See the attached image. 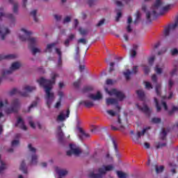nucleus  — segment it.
Instances as JSON below:
<instances>
[{
	"label": "nucleus",
	"instance_id": "1",
	"mask_svg": "<svg viewBox=\"0 0 178 178\" xmlns=\"http://www.w3.org/2000/svg\"><path fill=\"white\" fill-rule=\"evenodd\" d=\"M57 77L58 74H54L51 77V81L45 79L44 77H41L40 79L37 80L40 87L44 88L46 92V104L48 108H51V105H52V102H54V99H55V95H54V92H51V90H52V84H55V80Z\"/></svg>",
	"mask_w": 178,
	"mask_h": 178
},
{
	"label": "nucleus",
	"instance_id": "2",
	"mask_svg": "<svg viewBox=\"0 0 178 178\" xmlns=\"http://www.w3.org/2000/svg\"><path fill=\"white\" fill-rule=\"evenodd\" d=\"M21 31L24 33L25 35H19V38L21 41H28L29 46L28 48L31 49L33 55H36L37 54H40L41 50L38 48H35V45L37 44V39L35 38H31V35L33 32L29 31L24 29H22Z\"/></svg>",
	"mask_w": 178,
	"mask_h": 178
},
{
	"label": "nucleus",
	"instance_id": "3",
	"mask_svg": "<svg viewBox=\"0 0 178 178\" xmlns=\"http://www.w3.org/2000/svg\"><path fill=\"white\" fill-rule=\"evenodd\" d=\"M161 6H162V1L161 0H156L154 5L152 6V13L149 11L146 13L147 20L151 22V15L153 19H156L158 16H162L163 15V12H168V10L170 8V6H167L159 10V8H161Z\"/></svg>",
	"mask_w": 178,
	"mask_h": 178
},
{
	"label": "nucleus",
	"instance_id": "4",
	"mask_svg": "<svg viewBox=\"0 0 178 178\" xmlns=\"http://www.w3.org/2000/svg\"><path fill=\"white\" fill-rule=\"evenodd\" d=\"M113 170V165H103L102 168H99L98 169V174H95L94 172H91L89 175L90 178H102L104 175H106V172H109Z\"/></svg>",
	"mask_w": 178,
	"mask_h": 178
},
{
	"label": "nucleus",
	"instance_id": "5",
	"mask_svg": "<svg viewBox=\"0 0 178 178\" xmlns=\"http://www.w3.org/2000/svg\"><path fill=\"white\" fill-rule=\"evenodd\" d=\"M20 109V101L18 99H15L11 102V106L6 109V112L8 114L17 113Z\"/></svg>",
	"mask_w": 178,
	"mask_h": 178
},
{
	"label": "nucleus",
	"instance_id": "6",
	"mask_svg": "<svg viewBox=\"0 0 178 178\" xmlns=\"http://www.w3.org/2000/svg\"><path fill=\"white\" fill-rule=\"evenodd\" d=\"M118 123L119 125L117 127L111 125V130L113 131H123V130H124V123H127V119H125L122 121V119H120V115H118Z\"/></svg>",
	"mask_w": 178,
	"mask_h": 178
},
{
	"label": "nucleus",
	"instance_id": "7",
	"mask_svg": "<svg viewBox=\"0 0 178 178\" xmlns=\"http://www.w3.org/2000/svg\"><path fill=\"white\" fill-rule=\"evenodd\" d=\"M20 66H22V65H20V63H18V62L13 63L8 70L3 71V77H5L6 74H8V76L10 74H12V73H13L15 70H17V69H19Z\"/></svg>",
	"mask_w": 178,
	"mask_h": 178
},
{
	"label": "nucleus",
	"instance_id": "8",
	"mask_svg": "<svg viewBox=\"0 0 178 178\" xmlns=\"http://www.w3.org/2000/svg\"><path fill=\"white\" fill-rule=\"evenodd\" d=\"M70 150L67 152V156H71V155H80L81 154V150L80 148L76 147V145L70 144Z\"/></svg>",
	"mask_w": 178,
	"mask_h": 178
},
{
	"label": "nucleus",
	"instance_id": "9",
	"mask_svg": "<svg viewBox=\"0 0 178 178\" xmlns=\"http://www.w3.org/2000/svg\"><path fill=\"white\" fill-rule=\"evenodd\" d=\"M109 95H115L118 98V101H123L126 98V96L123 92L116 89H112L108 92Z\"/></svg>",
	"mask_w": 178,
	"mask_h": 178
},
{
	"label": "nucleus",
	"instance_id": "10",
	"mask_svg": "<svg viewBox=\"0 0 178 178\" xmlns=\"http://www.w3.org/2000/svg\"><path fill=\"white\" fill-rule=\"evenodd\" d=\"M2 17H7L13 23H15V19L13 14H5L3 13V8H0V21H2Z\"/></svg>",
	"mask_w": 178,
	"mask_h": 178
},
{
	"label": "nucleus",
	"instance_id": "11",
	"mask_svg": "<svg viewBox=\"0 0 178 178\" xmlns=\"http://www.w3.org/2000/svg\"><path fill=\"white\" fill-rule=\"evenodd\" d=\"M10 33V31H9V29L3 26H0V34L1 35L2 40H5L6 35L9 34Z\"/></svg>",
	"mask_w": 178,
	"mask_h": 178
},
{
	"label": "nucleus",
	"instance_id": "12",
	"mask_svg": "<svg viewBox=\"0 0 178 178\" xmlns=\"http://www.w3.org/2000/svg\"><path fill=\"white\" fill-rule=\"evenodd\" d=\"M78 130L80 133V134L79 135V138L81 141H83L84 138H90V136L89 135V134L86 133V131H84L82 128L79 127L78 128Z\"/></svg>",
	"mask_w": 178,
	"mask_h": 178
},
{
	"label": "nucleus",
	"instance_id": "13",
	"mask_svg": "<svg viewBox=\"0 0 178 178\" xmlns=\"http://www.w3.org/2000/svg\"><path fill=\"white\" fill-rule=\"evenodd\" d=\"M57 137L59 143H63V138H65V134L62 131V127L58 126L57 128Z\"/></svg>",
	"mask_w": 178,
	"mask_h": 178
},
{
	"label": "nucleus",
	"instance_id": "14",
	"mask_svg": "<svg viewBox=\"0 0 178 178\" xmlns=\"http://www.w3.org/2000/svg\"><path fill=\"white\" fill-rule=\"evenodd\" d=\"M19 124H21L20 129L22 130H27V127H26V124H24V120H23V118L22 117H19L17 120V122L15 123V127H17Z\"/></svg>",
	"mask_w": 178,
	"mask_h": 178
},
{
	"label": "nucleus",
	"instance_id": "15",
	"mask_svg": "<svg viewBox=\"0 0 178 178\" xmlns=\"http://www.w3.org/2000/svg\"><path fill=\"white\" fill-rule=\"evenodd\" d=\"M90 99H93V101H97L98 99H102V95H101V92L99 91L97 92V95L94 94H90L88 96Z\"/></svg>",
	"mask_w": 178,
	"mask_h": 178
},
{
	"label": "nucleus",
	"instance_id": "16",
	"mask_svg": "<svg viewBox=\"0 0 178 178\" xmlns=\"http://www.w3.org/2000/svg\"><path fill=\"white\" fill-rule=\"evenodd\" d=\"M79 105H84L86 108H92L94 106V102L88 100H85L79 102Z\"/></svg>",
	"mask_w": 178,
	"mask_h": 178
},
{
	"label": "nucleus",
	"instance_id": "17",
	"mask_svg": "<svg viewBox=\"0 0 178 178\" xmlns=\"http://www.w3.org/2000/svg\"><path fill=\"white\" fill-rule=\"evenodd\" d=\"M175 29L177 28H173V24L168 25L167 27L165 28L164 35H165V37H168V35L170 34V31L175 30Z\"/></svg>",
	"mask_w": 178,
	"mask_h": 178
},
{
	"label": "nucleus",
	"instance_id": "18",
	"mask_svg": "<svg viewBox=\"0 0 178 178\" xmlns=\"http://www.w3.org/2000/svg\"><path fill=\"white\" fill-rule=\"evenodd\" d=\"M74 40V35L71 34L68 36V38H67L64 42V45L65 47H69L70 45V41H73Z\"/></svg>",
	"mask_w": 178,
	"mask_h": 178
},
{
	"label": "nucleus",
	"instance_id": "19",
	"mask_svg": "<svg viewBox=\"0 0 178 178\" xmlns=\"http://www.w3.org/2000/svg\"><path fill=\"white\" fill-rule=\"evenodd\" d=\"M106 104L108 106L118 104V100L113 98H107L106 99Z\"/></svg>",
	"mask_w": 178,
	"mask_h": 178
},
{
	"label": "nucleus",
	"instance_id": "20",
	"mask_svg": "<svg viewBox=\"0 0 178 178\" xmlns=\"http://www.w3.org/2000/svg\"><path fill=\"white\" fill-rule=\"evenodd\" d=\"M56 52L58 55V66H62V51L60 49L56 48Z\"/></svg>",
	"mask_w": 178,
	"mask_h": 178
},
{
	"label": "nucleus",
	"instance_id": "21",
	"mask_svg": "<svg viewBox=\"0 0 178 178\" xmlns=\"http://www.w3.org/2000/svg\"><path fill=\"white\" fill-rule=\"evenodd\" d=\"M15 58H16V56L13 54H8L6 56L0 54V60H3V59H15Z\"/></svg>",
	"mask_w": 178,
	"mask_h": 178
},
{
	"label": "nucleus",
	"instance_id": "22",
	"mask_svg": "<svg viewBox=\"0 0 178 178\" xmlns=\"http://www.w3.org/2000/svg\"><path fill=\"white\" fill-rule=\"evenodd\" d=\"M140 110L142 112L145 113L147 116L149 117L151 115V111H149V108H148V106L145 105L143 107L140 108Z\"/></svg>",
	"mask_w": 178,
	"mask_h": 178
},
{
	"label": "nucleus",
	"instance_id": "23",
	"mask_svg": "<svg viewBox=\"0 0 178 178\" xmlns=\"http://www.w3.org/2000/svg\"><path fill=\"white\" fill-rule=\"evenodd\" d=\"M19 170L23 172V173H25V174L27 173V167L26 166V162L24 161V160L22 161L21 163Z\"/></svg>",
	"mask_w": 178,
	"mask_h": 178
},
{
	"label": "nucleus",
	"instance_id": "24",
	"mask_svg": "<svg viewBox=\"0 0 178 178\" xmlns=\"http://www.w3.org/2000/svg\"><path fill=\"white\" fill-rule=\"evenodd\" d=\"M168 136V131L165 128H162L161 132L160 133V138L161 140H166V136Z\"/></svg>",
	"mask_w": 178,
	"mask_h": 178
},
{
	"label": "nucleus",
	"instance_id": "25",
	"mask_svg": "<svg viewBox=\"0 0 178 178\" xmlns=\"http://www.w3.org/2000/svg\"><path fill=\"white\" fill-rule=\"evenodd\" d=\"M36 89L35 86H26L24 87V90L26 91V92H33V91H35Z\"/></svg>",
	"mask_w": 178,
	"mask_h": 178
},
{
	"label": "nucleus",
	"instance_id": "26",
	"mask_svg": "<svg viewBox=\"0 0 178 178\" xmlns=\"http://www.w3.org/2000/svg\"><path fill=\"white\" fill-rule=\"evenodd\" d=\"M136 94L138 95V98L141 100L143 101L145 94L144 93V91L143 90H139L136 91Z\"/></svg>",
	"mask_w": 178,
	"mask_h": 178
},
{
	"label": "nucleus",
	"instance_id": "27",
	"mask_svg": "<svg viewBox=\"0 0 178 178\" xmlns=\"http://www.w3.org/2000/svg\"><path fill=\"white\" fill-rule=\"evenodd\" d=\"M57 173H58L59 177H63L66 176V175H67V173H69V172H67V170H57Z\"/></svg>",
	"mask_w": 178,
	"mask_h": 178
},
{
	"label": "nucleus",
	"instance_id": "28",
	"mask_svg": "<svg viewBox=\"0 0 178 178\" xmlns=\"http://www.w3.org/2000/svg\"><path fill=\"white\" fill-rule=\"evenodd\" d=\"M55 45H56V43L55 42L47 44V49L44 51V52H49V53L52 52V48H54Z\"/></svg>",
	"mask_w": 178,
	"mask_h": 178
},
{
	"label": "nucleus",
	"instance_id": "29",
	"mask_svg": "<svg viewBox=\"0 0 178 178\" xmlns=\"http://www.w3.org/2000/svg\"><path fill=\"white\" fill-rule=\"evenodd\" d=\"M31 16H33L34 22L37 23L38 22V18H37V10H33L30 13Z\"/></svg>",
	"mask_w": 178,
	"mask_h": 178
},
{
	"label": "nucleus",
	"instance_id": "30",
	"mask_svg": "<svg viewBox=\"0 0 178 178\" xmlns=\"http://www.w3.org/2000/svg\"><path fill=\"white\" fill-rule=\"evenodd\" d=\"M176 111H178V107L177 106H172V109L168 111V115L169 116H173V115L175 114V112H176Z\"/></svg>",
	"mask_w": 178,
	"mask_h": 178
},
{
	"label": "nucleus",
	"instance_id": "31",
	"mask_svg": "<svg viewBox=\"0 0 178 178\" xmlns=\"http://www.w3.org/2000/svg\"><path fill=\"white\" fill-rule=\"evenodd\" d=\"M161 87L162 86L161 84H157L155 88L156 95H158L159 97H161Z\"/></svg>",
	"mask_w": 178,
	"mask_h": 178
},
{
	"label": "nucleus",
	"instance_id": "32",
	"mask_svg": "<svg viewBox=\"0 0 178 178\" xmlns=\"http://www.w3.org/2000/svg\"><path fill=\"white\" fill-rule=\"evenodd\" d=\"M155 147L156 149H159L161 148H163V147H166V143H161L160 142H156L155 143Z\"/></svg>",
	"mask_w": 178,
	"mask_h": 178
},
{
	"label": "nucleus",
	"instance_id": "33",
	"mask_svg": "<svg viewBox=\"0 0 178 178\" xmlns=\"http://www.w3.org/2000/svg\"><path fill=\"white\" fill-rule=\"evenodd\" d=\"M151 129L150 127H147V128H145L143 129V131H138L137 135L138 137L140 138L141 137V136H144V134H145V133L147 132V130Z\"/></svg>",
	"mask_w": 178,
	"mask_h": 178
},
{
	"label": "nucleus",
	"instance_id": "34",
	"mask_svg": "<svg viewBox=\"0 0 178 178\" xmlns=\"http://www.w3.org/2000/svg\"><path fill=\"white\" fill-rule=\"evenodd\" d=\"M125 79L127 81L130 80V74H131V71H130L129 70H127L126 72L123 73Z\"/></svg>",
	"mask_w": 178,
	"mask_h": 178
},
{
	"label": "nucleus",
	"instance_id": "35",
	"mask_svg": "<svg viewBox=\"0 0 178 178\" xmlns=\"http://www.w3.org/2000/svg\"><path fill=\"white\" fill-rule=\"evenodd\" d=\"M117 175L119 178H127V175L122 171H117Z\"/></svg>",
	"mask_w": 178,
	"mask_h": 178
},
{
	"label": "nucleus",
	"instance_id": "36",
	"mask_svg": "<svg viewBox=\"0 0 178 178\" xmlns=\"http://www.w3.org/2000/svg\"><path fill=\"white\" fill-rule=\"evenodd\" d=\"M155 169H156V173H161V172H163L165 167H163V165H161L160 167H158V165H156Z\"/></svg>",
	"mask_w": 178,
	"mask_h": 178
},
{
	"label": "nucleus",
	"instance_id": "37",
	"mask_svg": "<svg viewBox=\"0 0 178 178\" xmlns=\"http://www.w3.org/2000/svg\"><path fill=\"white\" fill-rule=\"evenodd\" d=\"M154 102L156 104V108L157 112H161V110L162 108H161V106L159 105V102H158V99H156V97H154Z\"/></svg>",
	"mask_w": 178,
	"mask_h": 178
},
{
	"label": "nucleus",
	"instance_id": "38",
	"mask_svg": "<svg viewBox=\"0 0 178 178\" xmlns=\"http://www.w3.org/2000/svg\"><path fill=\"white\" fill-rule=\"evenodd\" d=\"M38 159V157L37 156V155H35V154L33 155L32 159H31L32 165H37Z\"/></svg>",
	"mask_w": 178,
	"mask_h": 178
},
{
	"label": "nucleus",
	"instance_id": "39",
	"mask_svg": "<svg viewBox=\"0 0 178 178\" xmlns=\"http://www.w3.org/2000/svg\"><path fill=\"white\" fill-rule=\"evenodd\" d=\"M75 52H76L75 59L76 60L80 59V47H76L75 49Z\"/></svg>",
	"mask_w": 178,
	"mask_h": 178
},
{
	"label": "nucleus",
	"instance_id": "40",
	"mask_svg": "<svg viewBox=\"0 0 178 178\" xmlns=\"http://www.w3.org/2000/svg\"><path fill=\"white\" fill-rule=\"evenodd\" d=\"M57 120H59L60 122H63V120H65V114H63V113H60V114L57 117Z\"/></svg>",
	"mask_w": 178,
	"mask_h": 178
},
{
	"label": "nucleus",
	"instance_id": "41",
	"mask_svg": "<svg viewBox=\"0 0 178 178\" xmlns=\"http://www.w3.org/2000/svg\"><path fill=\"white\" fill-rule=\"evenodd\" d=\"M79 31L81 35H86L88 33L87 29H84L83 28H79Z\"/></svg>",
	"mask_w": 178,
	"mask_h": 178
},
{
	"label": "nucleus",
	"instance_id": "42",
	"mask_svg": "<svg viewBox=\"0 0 178 178\" xmlns=\"http://www.w3.org/2000/svg\"><path fill=\"white\" fill-rule=\"evenodd\" d=\"M1 162V166H0V174L2 173L5 169H6V165L3 163V161H0Z\"/></svg>",
	"mask_w": 178,
	"mask_h": 178
},
{
	"label": "nucleus",
	"instance_id": "43",
	"mask_svg": "<svg viewBox=\"0 0 178 178\" xmlns=\"http://www.w3.org/2000/svg\"><path fill=\"white\" fill-rule=\"evenodd\" d=\"M20 92H19L17 90V89L16 88H13V90H11L10 92H9V95H10V97H12L13 95H16V94L19 93Z\"/></svg>",
	"mask_w": 178,
	"mask_h": 178
},
{
	"label": "nucleus",
	"instance_id": "44",
	"mask_svg": "<svg viewBox=\"0 0 178 178\" xmlns=\"http://www.w3.org/2000/svg\"><path fill=\"white\" fill-rule=\"evenodd\" d=\"M80 84H81V81L78 79L76 81L74 82L73 86L75 88H79V87H80Z\"/></svg>",
	"mask_w": 178,
	"mask_h": 178
},
{
	"label": "nucleus",
	"instance_id": "45",
	"mask_svg": "<svg viewBox=\"0 0 178 178\" xmlns=\"http://www.w3.org/2000/svg\"><path fill=\"white\" fill-rule=\"evenodd\" d=\"M106 113H108V115L112 116L113 118L114 116H116V112L113 111V110H107Z\"/></svg>",
	"mask_w": 178,
	"mask_h": 178
},
{
	"label": "nucleus",
	"instance_id": "46",
	"mask_svg": "<svg viewBox=\"0 0 178 178\" xmlns=\"http://www.w3.org/2000/svg\"><path fill=\"white\" fill-rule=\"evenodd\" d=\"M19 10V4L17 3H14L13 6V13H17Z\"/></svg>",
	"mask_w": 178,
	"mask_h": 178
},
{
	"label": "nucleus",
	"instance_id": "47",
	"mask_svg": "<svg viewBox=\"0 0 178 178\" xmlns=\"http://www.w3.org/2000/svg\"><path fill=\"white\" fill-rule=\"evenodd\" d=\"M138 72V66H134L132 68V70L131 71V74H137V72Z\"/></svg>",
	"mask_w": 178,
	"mask_h": 178
},
{
	"label": "nucleus",
	"instance_id": "48",
	"mask_svg": "<svg viewBox=\"0 0 178 178\" xmlns=\"http://www.w3.org/2000/svg\"><path fill=\"white\" fill-rule=\"evenodd\" d=\"M37 102H33L29 107L28 111L27 112H30L31 111V108H35V106H37Z\"/></svg>",
	"mask_w": 178,
	"mask_h": 178
},
{
	"label": "nucleus",
	"instance_id": "49",
	"mask_svg": "<svg viewBox=\"0 0 178 178\" xmlns=\"http://www.w3.org/2000/svg\"><path fill=\"white\" fill-rule=\"evenodd\" d=\"M143 70H144L145 74H148L150 70L149 66L145 65L143 67Z\"/></svg>",
	"mask_w": 178,
	"mask_h": 178
},
{
	"label": "nucleus",
	"instance_id": "50",
	"mask_svg": "<svg viewBox=\"0 0 178 178\" xmlns=\"http://www.w3.org/2000/svg\"><path fill=\"white\" fill-rule=\"evenodd\" d=\"M152 123H161V118H153L152 119Z\"/></svg>",
	"mask_w": 178,
	"mask_h": 178
},
{
	"label": "nucleus",
	"instance_id": "51",
	"mask_svg": "<svg viewBox=\"0 0 178 178\" xmlns=\"http://www.w3.org/2000/svg\"><path fill=\"white\" fill-rule=\"evenodd\" d=\"M87 42L88 41L84 38H81L78 40V44H83V45H86Z\"/></svg>",
	"mask_w": 178,
	"mask_h": 178
},
{
	"label": "nucleus",
	"instance_id": "52",
	"mask_svg": "<svg viewBox=\"0 0 178 178\" xmlns=\"http://www.w3.org/2000/svg\"><path fill=\"white\" fill-rule=\"evenodd\" d=\"M154 70L157 74H162V68L159 67L158 66H156L154 68Z\"/></svg>",
	"mask_w": 178,
	"mask_h": 178
},
{
	"label": "nucleus",
	"instance_id": "53",
	"mask_svg": "<svg viewBox=\"0 0 178 178\" xmlns=\"http://www.w3.org/2000/svg\"><path fill=\"white\" fill-rule=\"evenodd\" d=\"M154 60H155V56H152L148 59V62L150 66H152L154 64Z\"/></svg>",
	"mask_w": 178,
	"mask_h": 178
},
{
	"label": "nucleus",
	"instance_id": "54",
	"mask_svg": "<svg viewBox=\"0 0 178 178\" xmlns=\"http://www.w3.org/2000/svg\"><path fill=\"white\" fill-rule=\"evenodd\" d=\"M96 1L97 0H88V4L89 5L90 8H91V6H94Z\"/></svg>",
	"mask_w": 178,
	"mask_h": 178
},
{
	"label": "nucleus",
	"instance_id": "55",
	"mask_svg": "<svg viewBox=\"0 0 178 178\" xmlns=\"http://www.w3.org/2000/svg\"><path fill=\"white\" fill-rule=\"evenodd\" d=\"M175 83L173 82V81H172V79H170L168 81V87H169V90H172V87H173Z\"/></svg>",
	"mask_w": 178,
	"mask_h": 178
},
{
	"label": "nucleus",
	"instance_id": "56",
	"mask_svg": "<svg viewBox=\"0 0 178 178\" xmlns=\"http://www.w3.org/2000/svg\"><path fill=\"white\" fill-rule=\"evenodd\" d=\"M28 148H29V151H31V152H34V153H35L36 149H35V148L33 147V146L31 145V144H29V145H28Z\"/></svg>",
	"mask_w": 178,
	"mask_h": 178
},
{
	"label": "nucleus",
	"instance_id": "57",
	"mask_svg": "<svg viewBox=\"0 0 178 178\" xmlns=\"http://www.w3.org/2000/svg\"><path fill=\"white\" fill-rule=\"evenodd\" d=\"M145 88L147 90H151L152 88V85L149 82H145Z\"/></svg>",
	"mask_w": 178,
	"mask_h": 178
},
{
	"label": "nucleus",
	"instance_id": "58",
	"mask_svg": "<svg viewBox=\"0 0 178 178\" xmlns=\"http://www.w3.org/2000/svg\"><path fill=\"white\" fill-rule=\"evenodd\" d=\"M112 141H113V145L114 147L115 151V152H118V144H116V141L114 139H113Z\"/></svg>",
	"mask_w": 178,
	"mask_h": 178
},
{
	"label": "nucleus",
	"instance_id": "59",
	"mask_svg": "<svg viewBox=\"0 0 178 178\" xmlns=\"http://www.w3.org/2000/svg\"><path fill=\"white\" fill-rule=\"evenodd\" d=\"M29 124L31 127H32V129H35V125L34 124V122L31 121V118L29 117Z\"/></svg>",
	"mask_w": 178,
	"mask_h": 178
},
{
	"label": "nucleus",
	"instance_id": "60",
	"mask_svg": "<svg viewBox=\"0 0 178 178\" xmlns=\"http://www.w3.org/2000/svg\"><path fill=\"white\" fill-rule=\"evenodd\" d=\"M12 147H15V145H19V140H14L11 143Z\"/></svg>",
	"mask_w": 178,
	"mask_h": 178
},
{
	"label": "nucleus",
	"instance_id": "61",
	"mask_svg": "<svg viewBox=\"0 0 178 178\" xmlns=\"http://www.w3.org/2000/svg\"><path fill=\"white\" fill-rule=\"evenodd\" d=\"M105 23V19H101L99 23L97 24V27H101Z\"/></svg>",
	"mask_w": 178,
	"mask_h": 178
},
{
	"label": "nucleus",
	"instance_id": "62",
	"mask_svg": "<svg viewBox=\"0 0 178 178\" xmlns=\"http://www.w3.org/2000/svg\"><path fill=\"white\" fill-rule=\"evenodd\" d=\"M152 80L153 83H156V81H158V78L156 77V74H153L152 76Z\"/></svg>",
	"mask_w": 178,
	"mask_h": 178
},
{
	"label": "nucleus",
	"instance_id": "63",
	"mask_svg": "<svg viewBox=\"0 0 178 178\" xmlns=\"http://www.w3.org/2000/svg\"><path fill=\"white\" fill-rule=\"evenodd\" d=\"M172 27L173 28H177L178 27V15L176 18L175 22L174 24H172Z\"/></svg>",
	"mask_w": 178,
	"mask_h": 178
},
{
	"label": "nucleus",
	"instance_id": "64",
	"mask_svg": "<svg viewBox=\"0 0 178 178\" xmlns=\"http://www.w3.org/2000/svg\"><path fill=\"white\" fill-rule=\"evenodd\" d=\"M171 54L172 56L177 55L178 54L177 49H173L172 50H171Z\"/></svg>",
	"mask_w": 178,
	"mask_h": 178
}]
</instances>
